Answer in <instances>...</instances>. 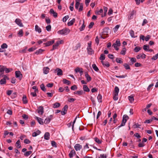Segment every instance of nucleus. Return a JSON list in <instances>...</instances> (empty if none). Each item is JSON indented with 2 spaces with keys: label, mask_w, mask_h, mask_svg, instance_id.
<instances>
[{
  "label": "nucleus",
  "mask_w": 158,
  "mask_h": 158,
  "mask_svg": "<svg viewBox=\"0 0 158 158\" xmlns=\"http://www.w3.org/2000/svg\"><path fill=\"white\" fill-rule=\"evenodd\" d=\"M36 120L38 121L39 124L41 125L43 124V122L42 121V119L41 118L37 117H36Z\"/></svg>",
  "instance_id": "nucleus-27"
},
{
  "label": "nucleus",
  "mask_w": 158,
  "mask_h": 158,
  "mask_svg": "<svg viewBox=\"0 0 158 158\" xmlns=\"http://www.w3.org/2000/svg\"><path fill=\"white\" fill-rule=\"evenodd\" d=\"M70 32V30L69 29L66 28L58 31L57 33L60 35H67Z\"/></svg>",
  "instance_id": "nucleus-1"
},
{
  "label": "nucleus",
  "mask_w": 158,
  "mask_h": 158,
  "mask_svg": "<svg viewBox=\"0 0 158 158\" xmlns=\"http://www.w3.org/2000/svg\"><path fill=\"white\" fill-rule=\"evenodd\" d=\"M101 62L102 65L104 66H106L107 67H108L110 66L109 63L107 61L104 62L103 61H102Z\"/></svg>",
  "instance_id": "nucleus-22"
},
{
  "label": "nucleus",
  "mask_w": 158,
  "mask_h": 158,
  "mask_svg": "<svg viewBox=\"0 0 158 158\" xmlns=\"http://www.w3.org/2000/svg\"><path fill=\"white\" fill-rule=\"evenodd\" d=\"M130 33L132 37L135 38L137 37V36H135L134 32L133 30H132L130 31Z\"/></svg>",
  "instance_id": "nucleus-36"
},
{
  "label": "nucleus",
  "mask_w": 158,
  "mask_h": 158,
  "mask_svg": "<svg viewBox=\"0 0 158 158\" xmlns=\"http://www.w3.org/2000/svg\"><path fill=\"white\" fill-rule=\"evenodd\" d=\"M92 66L94 69L96 71H98L99 70L98 68L97 67L95 64H93Z\"/></svg>",
  "instance_id": "nucleus-39"
},
{
  "label": "nucleus",
  "mask_w": 158,
  "mask_h": 158,
  "mask_svg": "<svg viewBox=\"0 0 158 158\" xmlns=\"http://www.w3.org/2000/svg\"><path fill=\"white\" fill-rule=\"evenodd\" d=\"M94 141L98 144H100L102 143V140H99L98 138L95 137L94 138Z\"/></svg>",
  "instance_id": "nucleus-34"
},
{
  "label": "nucleus",
  "mask_w": 158,
  "mask_h": 158,
  "mask_svg": "<svg viewBox=\"0 0 158 158\" xmlns=\"http://www.w3.org/2000/svg\"><path fill=\"white\" fill-rule=\"evenodd\" d=\"M149 48V45H144L143 46V49L146 51H148V49Z\"/></svg>",
  "instance_id": "nucleus-50"
},
{
  "label": "nucleus",
  "mask_w": 158,
  "mask_h": 158,
  "mask_svg": "<svg viewBox=\"0 0 158 158\" xmlns=\"http://www.w3.org/2000/svg\"><path fill=\"white\" fill-rule=\"evenodd\" d=\"M22 100L24 104H26L27 103V97L25 95H24L23 97Z\"/></svg>",
  "instance_id": "nucleus-26"
},
{
  "label": "nucleus",
  "mask_w": 158,
  "mask_h": 158,
  "mask_svg": "<svg viewBox=\"0 0 158 158\" xmlns=\"http://www.w3.org/2000/svg\"><path fill=\"white\" fill-rule=\"evenodd\" d=\"M2 77H3V78L1 79V85L6 84V80H9V78L8 77H7L6 75H3Z\"/></svg>",
  "instance_id": "nucleus-5"
},
{
  "label": "nucleus",
  "mask_w": 158,
  "mask_h": 158,
  "mask_svg": "<svg viewBox=\"0 0 158 158\" xmlns=\"http://www.w3.org/2000/svg\"><path fill=\"white\" fill-rule=\"evenodd\" d=\"M135 13V11L134 10H133L131 12L130 14L128 16V19H131L133 18Z\"/></svg>",
  "instance_id": "nucleus-20"
},
{
  "label": "nucleus",
  "mask_w": 158,
  "mask_h": 158,
  "mask_svg": "<svg viewBox=\"0 0 158 158\" xmlns=\"http://www.w3.org/2000/svg\"><path fill=\"white\" fill-rule=\"evenodd\" d=\"M91 41H90L88 43V46L87 48L88 53L90 55L94 54V52L91 48Z\"/></svg>",
  "instance_id": "nucleus-2"
},
{
  "label": "nucleus",
  "mask_w": 158,
  "mask_h": 158,
  "mask_svg": "<svg viewBox=\"0 0 158 158\" xmlns=\"http://www.w3.org/2000/svg\"><path fill=\"white\" fill-rule=\"evenodd\" d=\"M85 77L87 79V81L88 82H89L91 81V77L89 75L87 72H86L85 73Z\"/></svg>",
  "instance_id": "nucleus-17"
},
{
  "label": "nucleus",
  "mask_w": 158,
  "mask_h": 158,
  "mask_svg": "<svg viewBox=\"0 0 158 158\" xmlns=\"http://www.w3.org/2000/svg\"><path fill=\"white\" fill-rule=\"evenodd\" d=\"M12 69H11L7 68L5 66L1 65V75L3 74L4 71L6 73L11 72Z\"/></svg>",
  "instance_id": "nucleus-4"
},
{
  "label": "nucleus",
  "mask_w": 158,
  "mask_h": 158,
  "mask_svg": "<svg viewBox=\"0 0 158 158\" xmlns=\"http://www.w3.org/2000/svg\"><path fill=\"white\" fill-rule=\"evenodd\" d=\"M81 46V44L80 43L78 44L76 46H75L74 48V50H77L79 48H80Z\"/></svg>",
  "instance_id": "nucleus-63"
},
{
  "label": "nucleus",
  "mask_w": 158,
  "mask_h": 158,
  "mask_svg": "<svg viewBox=\"0 0 158 158\" xmlns=\"http://www.w3.org/2000/svg\"><path fill=\"white\" fill-rule=\"evenodd\" d=\"M51 144L52 146L54 147H56L57 146L56 142L54 141H51Z\"/></svg>",
  "instance_id": "nucleus-59"
},
{
  "label": "nucleus",
  "mask_w": 158,
  "mask_h": 158,
  "mask_svg": "<svg viewBox=\"0 0 158 158\" xmlns=\"http://www.w3.org/2000/svg\"><path fill=\"white\" fill-rule=\"evenodd\" d=\"M50 134L48 132H46L44 135V138L45 139L48 140L49 139Z\"/></svg>",
  "instance_id": "nucleus-28"
},
{
  "label": "nucleus",
  "mask_w": 158,
  "mask_h": 158,
  "mask_svg": "<svg viewBox=\"0 0 158 158\" xmlns=\"http://www.w3.org/2000/svg\"><path fill=\"white\" fill-rule=\"evenodd\" d=\"M80 2H76L75 5V8L76 9H78L79 6L80 5Z\"/></svg>",
  "instance_id": "nucleus-60"
},
{
  "label": "nucleus",
  "mask_w": 158,
  "mask_h": 158,
  "mask_svg": "<svg viewBox=\"0 0 158 158\" xmlns=\"http://www.w3.org/2000/svg\"><path fill=\"white\" fill-rule=\"evenodd\" d=\"M114 94H116L117 95L118 94V93L119 91V89L116 86L114 88Z\"/></svg>",
  "instance_id": "nucleus-33"
},
{
  "label": "nucleus",
  "mask_w": 158,
  "mask_h": 158,
  "mask_svg": "<svg viewBox=\"0 0 158 158\" xmlns=\"http://www.w3.org/2000/svg\"><path fill=\"white\" fill-rule=\"evenodd\" d=\"M56 71L57 72V75L58 76H61L63 75V72L61 69L57 68L54 70V73H56Z\"/></svg>",
  "instance_id": "nucleus-9"
},
{
  "label": "nucleus",
  "mask_w": 158,
  "mask_h": 158,
  "mask_svg": "<svg viewBox=\"0 0 158 158\" xmlns=\"http://www.w3.org/2000/svg\"><path fill=\"white\" fill-rule=\"evenodd\" d=\"M105 55L103 54H101L99 58V59L101 60H103L105 59Z\"/></svg>",
  "instance_id": "nucleus-46"
},
{
  "label": "nucleus",
  "mask_w": 158,
  "mask_h": 158,
  "mask_svg": "<svg viewBox=\"0 0 158 158\" xmlns=\"http://www.w3.org/2000/svg\"><path fill=\"white\" fill-rule=\"evenodd\" d=\"M76 99L75 98H69L68 100V101L70 102H74L76 100Z\"/></svg>",
  "instance_id": "nucleus-62"
},
{
  "label": "nucleus",
  "mask_w": 158,
  "mask_h": 158,
  "mask_svg": "<svg viewBox=\"0 0 158 158\" xmlns=\"http://www.w3.org/2000/svg\"><path fill=\"white\" fill-rule=\"evenodd\" d=\"M129 118V117L127 115H124L123 117V120L121 124L117 127V128L119 129L121 127L124 126L127 122V119Z\"/></svg>",
  "instance_id": "nucleus-3"
},
{
  "label": "nucleus",
  "mask_w": 158,
  "mask_h": 158,
  "mask_svg": "<svg viewBox=\"0 0 158 158\" xmlns=\"http://www.w3.org/2000/svg\"><path fill=\"white\" fill-rule=\"evenodd\" d=\"M141 49V48L139 47H135L134 49V51L135 52H138Z\"/></svg>",
  "instance_id": "nucleus-51"
},
{
  "label": "nucleus",
  "mask_w": 158,
  "mask_h": 158,
  "mask_svg": "<svg viewBox=\"0 0 158 158\" xmlns=\"http://www.w3.org/2000/svg\"><path fill=\"white\" fill-rule=\"evenodd\" d=\"M83 89L84 91L86 92H89L90 91L89 89L88 86L86 85H84L83 86Z\"/></svg>",
  "instance_id": "nucleus-29"
},
{
  "label": "nucleus",
  "mask_w": 158,
  "mask_h": 158,
  "mask_svg": "<svg viewBox=\"0 0 158 158\" xmlns=\"http://www.w3.org/2000/svg\"><path fill=\"white\" fill-rule=\"evenodd\" d=\"M54 40H53L51 41H48L46 43H44V44L46 46H48L53 44L54 43Z\"/></svg>",
  "instance_id": "nucleus-15"
},
{
  "label": "nucleus",
  "mask_w": 158,
  "mask_h": 158,
  "mask_svg": "<svg viewBox=\"0 0 158 158\" xmlns=\"http://www.w3.org/2000/svg\"><path fill=\"white\" fill-rule=\"evenodd\" d=\"M17 93L16 92H14L11 95V97L12 99H14L17 97Z\"/></svg>",
  "instance_id": "nucleus-45"
},
{
  "label": "nucleus",
  "mask_w": 158,
  "mask_h": 158,
  "mask_svg": "<svg viewBox=\"0 0 158 158\" xmlns=\"http://www.w3.org/2000/svg\"><path fill=\"white\" fill-rule=\"evenodd\" d=\"M62 41V40H61L60 41H57L55 43V44L53 45L52 49V50H53L55 49H56L57 48L58 46H59V45L61 43Z\"/></svg>",
  "instance_id": "nucleus-7"
},
{
  "label": "nucleus",
  "mask_w": 158,
  "mask_h": 158,
  "mask_svg": "<svg viewBox=\"0 0 158 158\" xmlns=\"http://www.w3.org/2000/svg\"><path fill=\"white\" fill-rule=\"evenodd\" d=\"M16 23L20 27H23V23L21 22V20L19 19H16L15 20Z\"/></svg>",
  "instance_id": "nucleus-11"
},
{
  "label": "nucleus",
  "mask_w": 158,
  "mask_h": 158,
  "mask_svg": "<svg viewBox=\"0 0 158 158\" xmlns=\"http://www.w3.org/2000/svg\"><path fill=\"white\" fill-rule=\"evenodd\" d=\"M75 21V19L74 18L73 19L71 20L68 22L67 25L68 26H71L73 25Z\"/></svg>",
  "instance_id": "nucleus-21"
},
{
  "label": "nucleus",
  "mask_w": 158,
  "mask_h": 158,
  "mask_svg": "<svg viewBox=\"0 0 158 158\" xmlns=\"http://www.w3.org/2000/svg\"><path fill=\"white\" fill-rule=\"evenodd\" d=\"M37 110L39 114L41 115H42L44 112V108L42 106H40Z\"/></svg>",
  "instance_id": "nucleus-8"
},
{
  "label": "nucleus",
  "mask_w": 158,
  "mask_h": 158,
  "mask_svg": "<svg viewBox=\"0 0 158 158\" xmlns=\"http://www.w3.org/2000/svg\"><path fill=\"white\" fill-rule=\"evenodd\" d=\"M35 30L36 31H37L39 33L41 32V29L37 25H36L35 27Z\"/></svg>",
  "instance_id": "nucleus-23"
},
{
  "label": "nucleus",
  "mask_w": 158,
  "mask_h": 158,
  "mask_svg": "<svg viewBox=\"0 0 158 158\" xmlns=\"http://www.w3.org/2000/svg\"><path fill=\"white\" fill-rule=\"evenodd\" d=\"M7 45L6 43H3L1 46V47L2 49H4L7 48Z\"/></svg>",
  "instance_id": "nucleus-53"
},
{
  "label": "nucleus",
  "mask_w": 158,
  "mask_h": 158,
  "mask_svg": "<svg viewBox=\"0 0 158 158\" xmlns=\"http://www.w3.org/2000/svg\"><path fill=\"white\" fill-rule=\"evenodd\" d=\"M69 16L68 15H66L62 19V21L63 22H65L66 20L69 19Z\"/></svg>",
  "instance_id": "nucleus-52"
},
{
  "label": "nucleus",
  "mask_w": 158,
  "mask_h": 158,
  "mask_svg": "<svg viewBox=\"0 0 158 158\" xmlns=\"http://www.w3.org/2000/svg\"><path fill=\"white\" fill-rule=\"evenodd\" d=\"M97 98L98 99V101L99 102H102V96L101 94H99Z\"/></svg>",
  "instance_id": "nucleus-37"
},
{
  "label": "nucleus",
  "mask_w": 158,
  "mask_h": 158,
  "mask_svg": "<svg viewBox=\"0 0 158 158\" xmlns=\"http://www.w3.org/2000/svg\"><path fill=\"white\" fill-rule=\"evenodd\" d=\"M46 30L48 31H50L51 29V26L50 25H48L46 27Z\"/></svg>",
  "instance_id": "nucleus-55"
},
{
  "label": "nucleus",
  "mask_w": 158,
  "mask_h": 158,
  "mask_svg": "<svg viewBox=\"0 0 158 158\" xmlns=\"http://www.w3.org/2000/svg\"><path fill=\"white\" fill-rule=\"evenodd\" d=\"M71 89L72 90H75L77 89V87L76 85H74L71 87Z\"/></svg>",
  "instance_id": "nucleus-56"
},
{
  "label": "nucleus",
  "mask_w": 158,
  "mask_h": 158,
  "mask_svg": "<svg viewBox=\"0 0 158 158\" xmlns=\"http://www.w3.org/2000/svg\"><path fill=\"white\" fill-rule=\"evenodd\" d=\"M85 27V25H84V20H83V24L81 27L79 28V30L80 31H83Z\"/></svg>",
  "instance_id": "nucleus-35"
},
{
  "label": "nucleus",
  "mask_w": 158,
  "mask_h": 158,
  "mask_svg": "<svg viewBox=\"0 0 158 158\" xmlns=\"http://www.w3.org/2000/svg\"><path fill=\"white\" fill-rule=\"evenodd\" d=\"M83 10V4L82 3H81L79 6V8L78 9V11L79 12L82 11Z\"/></svg>",
  "instance_id": "nucleus-44"
},
{
  "label": "nucleus",
  "mask_w": 158,
  "mask_h": 158,
  "mask_svg": "<svg viewBox=\"0 0 158 158\" xmlns=\"http://www.w3.org/2000/svg\"><path fill=\"white\" fill-rule=\"evenodd\" d=\"M126 49L125 48H124L120 52V54L123 55H125L126 54Z\"/></svg>",
  "instance_id": "nucleus-38"
},
{
  "label": "nucleus",
  "mask_w": 158,
  "mask_h": 158,
  "mask_svg": "<svg viewBox=\"0 0 158 158\" xmlns=\"http://www.w3.org/2000/svg\"><path fill=\"white\" fill-rule=\"evenodd\" d=\"M82 146L80 144L77 143L75 145L74 148L76 151L80 150Z\"/></svg>",
  "instance_id": "nucleus-12"
},
{
  "label": "nucleus",
  "mask_w": 158,
  "mask_h": 158,
  "mask_svg": "<svg viewBox=\"0 0 158 158\" xmlns=\"http://www.w3.org/2000/svg\"><path fill=\"white\" fill-rule=\"evenodd\" d=\"M158 58V53L152 58V60H155Z\"/></svg>",
  "instance_id": "nucleus-49"
},
{
  "label": "nucleus",
  "mask_w": 158,
  "mask_h": 158,
  "mask_svg": "<svg viewBox=\"0 0 158 158\" xmlns=\"http://www.w3.org/2000/svg\"><path fill=\"white\" fill-rule=\"evenodd\" d=\"M50 12L51 14L53 15V16L55 18H56L57 17V14L56 12H55L52 9H51L50 10Z\"/></svg>",
  "instance_id": "nucleus-14"
},
{
  "label": "nucleus",
  "mask_w": 158,
  "mask_h": 158,
  "mask_svg": "<svg viewBox=\"0 0 158 158\" xmlns=\"http://www.w3.org/2000/svg\"><path fill=\"white\" fill-rule=\"evenodd\" d=\"M134 95H131L130 96H128V98L130 101V102L132 103L134 101Z\"/></svg>",
  "instance_id": "nucleus-30"
},
{
  "label": "nucleus",
  "mask_w": 158,
  "mask_h": 158,
  "mask_svg": "<svg viewBox=\"0 0 158 158\" xmlns=\"http://www.w3.org/2000/svg\"><path fill=\"white\" fill-rule=\"evenodd\" d=\"M16 146L18 148H21V146L20 144V141L18 140L16 142Z\"/></svg>",
  "instance_id": "nucleus-32"
},
{
  "label": "nucleus",
  "mask_w": 158,
  "mask_h": 158,
  "mask_svg": "<svg viewBox=\"0 0 158 158\" xmlns=\"http://www.w3.org/2000/svg\"><path fill=\"white\" fill-rule=\"evenodd\" d=\"M44 51V50L42 49H40L38 50H37L35 52V53L37 55H39L42 54Z\"/></svg>",
  "instance_id": "nucleus-19"
},
{
  "label": "nucleus",
  "mask_w": 158,
  "mask_h": 158,
  "mask_svg": "<svg viewBox=\"0 0 158 158\" xmlns=\"http://www.w3.org/2000/svg\"><path fill=\"white\" fill-rule=\"evenodd\" d=\"M94 25V23L93 22H91L88 26V27L89 29L91 28Z\"/></svg>",
  "instance_id": "nucleus-64"
},
{
  "label": "nucleus",
  "mask_w": 158,
  "mask_h": 158,
  "mask_svg": "<svg viewBox=\"0 0 158 158\" xmlns=\"http://www.w3.org/2000/svg\"><path fill=\"white\" fill-rule=\"evenodd\" d=\"M76 154L75 151L74 149L72 150L70 153L69 154V156L70 158L73 157V155H75Z\"/></svg>",
  "instance_id": "nucleus-25"
},
{
  "label": "nucleus",
  "mask_w": 158,
  "mask_h": 158,
  "mask_svg": "<svg viewBox=\"0 0 158 158\" xmlns=\"http://www.w3.org/2000/svg\"><path fill=\"white\" fill-rule=\"evenodd\" d=\"M60 106V104L58 102H56L54 104L53 107L56 108L59 107Z\"/></svg>",
  "instance_id": "nucleus-42"
},
{
  "label": "nucleus",
  "mask_w": 158,
  "mask_h": 158,
  "mask_svg": "<svg viewBox=\"0 0 158 158\" xmlns=\"http://www.w3.org/2000/svg\"><path fill=\"white\" fill-rule=\"evenodd\" d=\"M49 70L48 67H44L43 69V73L45 74H47L49 73Z\"/></svg>",
  "instance_id": "nucleus-13"
},
{
  "label": "nucleus",
  "mask_w": 158,
  "mask_h": 158,
  "mask_svg": "<svg viewBox=\"0 0 158 158\" xmlns=\"http://www.w3.org/2000/svg\"><path fill=\"white\" fill-rule=\"evenodd\" d=\"M15 76L17 78H19L20 80H21L22 77V74L20 71H16L15 72Z\"/></svg>",
  "instance_id": "nucleus-10"
},
{
  "label": "nucleus",
  "mask_w": 158,
  "mask_h": 158,
  "mask_svg": "<svg viewBox=\"0 0 158 158\" xmlns=\"http://www.w3.org/2000/svg\"><path fill=\"white\" fill-rule=\"evenodd\" d=\"M18 35L20 37L22 36H23V31L21 29L19 30V31L18 33Z\"/></svg>",
  "instance_id": "nucleus-54"
},
{
  "label": "nucleus",
  "mask_w": 158,
  "mask_h": 158,
  "mask_svg": "<svg viewBox=\"0 0 158 158\" xmlns=\"http://www.w3.org/2000/svg\"><path fill=\"white\" fill-rule=\"evenodd\" d=\"M83 91L82 90H81L80 91H75L74 92V94H77L78 95H82L83 94Z\"/></svg>",
  "instance_id": "nucleus-31"
},
{
  "label": "nucleus",
  "mask_w": 158,
  "mask_h": 158,
  "mask_svg": "<svg viewBox=\"0 0 158 158\" xmlns=\"http://www.w3.org/2000/svg\"><path fill=\"white\" fill-rule=\"evenodd\" d=\"M121 58H116V62L122 64L123 63V62L121 60Z\"/></svg>",
  "instance_id": "nucleus-41"
},
{
  "label": "nucleus",
  "mask_w": 158,
  "mask_h": 158,
  "mask_svg": "<svg viewBox=\"0 0 158 158\" xmlns=\"http://www.w3.org/2000/svg\"><path fill=\"white\" fill-rule=\"evenodd\" d=\"M145 57H146V55L144 54L143 53L142 54H139L137 55L136 56V58L137 59H139L140 58H141L142 59H144V58H145Z\"/></svg>",
  "instance_id": "nucleus-18"
},
{
  "label": "nucleus",
  "mask_w": 158,
  "mask_h": 158,
  "mask_svg": "<svg viewBox=\"0 0 158 158\" xmlns=\"http://www.w3.org/2000/svg\"><path fill=\"white\" fill-rule=\"evenodd\" d=\"M40 87L41 89L44 91L45 92L46 91V89L45 88V86L43 84H42L40 85Z\"/></svg>",
  "instance_id": "nucleus-43"
},
{
  "label": "nucleus",
  "mask_w": 158,
  "mask_h": 158,
  "mask_svg": "<svg viewBox=\"0 0 158 158\" xmlns=\"http://www.w3.org/2000/svg\"><path fill=\"white\" fill-rule=\"evenodd\" d=\"M32 152L31 151L27 152L24 154V155L26 156H28L30 155L32 153Z\"/></svg>",
  "instance_id": "nucleus-48"
},
{
  "label": "nucleus",
  "mask_w": 158,
  "mask_h": 158,
  "mask_svg": "<svg viewBox=\"0 0 158 158\" xmlns=\"http://www.w3.org/2000/svg\"><path fill=\"white\" fill-rule=\"evenodd\" d=\"M115 77L117 78H124L127 77V75H123L122 76L115 75Z\"/></svg>",
  "instance_id": "nucleus-57"
},
{
  "label": "nucleus",
  "mask_w": 158,
  "mask_h": 158,
  "mask_svg": "<svg viewBox=\"0 0 158 158\" xmlns=\"http://www.w3.org/2000/svg\"><path fill=\"white\" fill-rule=\"evenodd\" d=\"M120 27V25H118L115 26V27L114 28V32H115L117 31L118 30V28H119Z\"/></svg>",
  "instance_id": "nucleus-61"
},
{
  "label": "nucleus",
  "mask_w": 158,
  "mask_h": 158,
  "mask_svg": "<svg viewBox=\"0 0 158 158\" xmlns=\"http://www.w3.org/2000/svg\"><path fill=\"white\" fill-rule=\"evenodd\" d=\"M63 82L64 84H67L68 85H69L70 84V81L66 79H63Z\"/></svg>",
  "instance_id": "nucleus-40"
},
{
  "label": "nucleus",
  "mask_w": 158,
  "mask_h": 158,
  "mask_svg": "<svg viewBox=\"0 0 158 158\" xmlns=\"http://www.w3.org/2000/svg\"><path fill=\"white\" fill-rule=\"evenodd\" d=\"M126 69H130L129 65L127 63H125L123 65Z\"/></svg>",
  "instance_id": "nucleus-47"
},
{
  "label": "nucleus",
  "mask_w": 158,
  "mask_h": 158,
  "mask_svg": "<svg viewBox=\"0 0 158 158\" xmlns=\"http://www.w3.org/2000/svg\"><path fill=\"white\" fill-rule=\"evenodd\" d=\"M140 125H139L138 123H135L134 124V125H133V126L135 128H140Z\"/></svg>",
  "instance_id": "nucleus-58"
},
{
  "label": "nucleus",
  "mask_w": 158,
  "mask_h": 158,
  "mask_svg": "<svg viewBox=\"0 0 158 158\" xmlns=\"http://www.w3.org/2000/svg\"><path fill=\"white\" fill-rule=\"evenodd\" d=\"M109 27H106L104 28L103 29L102 33L103 34H107L108 33Z\"/></svg>",
  "instance_id": "nucleus-16"
},
{
  "label": "nucleus",
  "mask_w": 158,
  "mask_h": 158,
  "mask_svg": "<svg viewBox=\"0 0 158 158\" xmlns=\"http://www.w3.org/2000/svg\"><path fill=\"white\" fill-rule=\"evenodd\" d=\"M40 131L39 130H38L36 132H34L32 133V136L33 137H35L40 134Z\"/></svg>",
  "instance_id": "nucleus-24"
},
{
  "label": "nucleus",
  "mask_w": 158,
  "mask_h": 158,
  "mask_svg": "<svg viewBox=\"0 0 158 158\" xmlns=\"http://www.w3.org/2000/svg\"><path fill=\"white\" fill-rule=\"evenodd\" d=\"M68 106L67 105L64 106L63 108L62 109L61 113L62 115H64L66 114L67 110L68 109Z\"/></svg>",
  "instance_id": "nucleus-6"
}]
</instances>
